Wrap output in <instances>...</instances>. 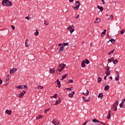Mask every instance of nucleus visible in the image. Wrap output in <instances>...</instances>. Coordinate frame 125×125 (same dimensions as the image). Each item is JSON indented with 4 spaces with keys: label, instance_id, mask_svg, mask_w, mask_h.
I'll list each match as a JSON object with an SVG mask.
<instances>
[{
    "label": "nucleus",
    "instance_id": "obj_46",
    "mask_svg": "<svg viewBox=\"0 0 125 125\" xmlns=\"http://www.w3.org/2000/svg\"><path fill=\"white\" fill-rule=\"evenodd\" d=\"M57 95H58V94H55L53 97H51L52 98V97H54V98H56V97H57Z\"/></svg>",
    "mask_w": 125,
    "mask_h": 125
},
{
    "label": "nucleus",
    "instance_id": "obj_11",
    "mask_svg": "<svg viewBox=\"0 0 125 125\" xmlns=\"http://www.w3.org/2000/svg\"><path fill=\"white\" fill-rule=\"evenodd\" d=\"M111 42V43L113 44H115L116 43V40L114 39V38H111V40H109L107 42Z\"/></svg>",
    "mask_w": 125,
    "mask_h": 125
},
{
    "label": "nucleus",
    "instance_id": "obj_37",
    "mask_svg": "<svg viewBox=\"0 0 125 125\" xmlns=\"http://www.w3.org/2000/svg\"><path fill=\"white\" fill-rule=\"evenodd\" d=\"M125 30L122 29L121 30V34L123 35V34H125Z\"/></svg>",
    "mask_w": 125,
    "mask_h": 125
},
{
    "label": "nucleus",
    "instance_id": "obj_3",
    "mask_svg": "<svg viewBox=\"0 0 125 125\" xmlns=\"http://www.w3.org/2000/svg\"><path fill=\"white\" fill-rule=\"evenodd\" d=\"M65 67H66V64L64 63L60 64L58 67L59 73H60V72H62V71H63V69H64V68H65Z\"/></svg>",
    "mask_w": 125,
    "mask_h": 125
},
{
    "label": "nucleus",
    "instance_id": "obj_31",
    "mask_svg": "<svg viewBox=\"0 0 125 125\" xmlns=\"http://www.w3.org/2000/svg\"><path fill=\"white\" fill-rule=\"evenodd\" d=\"M40 119H42V116L39 115L37 117H36L37 120H40Z\"/></svg>",
    "mask_w": 125,
    "mask_h": 125
},
{
    "label": "nucleus",
    "instance_id": "obj_47",
    "mask_svg": "<svg viewBox=\"0 0 125 125\" xmlns=\"http://www.w3.org/2000/svg\"><path fill=\"white\" fill-rule=\"evenodd\" d=\"M11 28L13 30V31H14L15 30V27H14V25H11Z\"/></svg>",
    "mask_w": 125,
    "mask_h": 125
},
{
    "label": "nucleus",
    "instance_id": "obj_40",
    "mask_svg": "<svg viewBox=\"0 0 125 125\" xmlns=\"http://www.w3.org/2000/svg\"><path fill=\"white\" fill-rule=\"evenodd\" d=\"M58 104H60V103H59V101L58 100H57L56 101V103L54 104V105H58Z\"/></svg>",
    "mask_w": 125,
    "mask_h": 125
},
{
    "label": "nucleus",
    "instance_id": "obj_57",
    "mask_svg": "<svg viewBox=\"0 0 125 125\" xmlns=\"http://www.w3.org/2000/svg\"><path fill=\"white\" fill-rule=\"evenodd\" d=\"M102 2H103V4H105V1H104V0H102Z\"/></svg>",
    "mask_w": 125,
    "mask_h": 125
},
{
    "label": "nucleus",
    "instance_id": "obj_4",
    "mask_svg": "<svg viewBox=\"0 0 125 125\" xmlns=\"http://www.w3.org/2000/svg\"><path fill=\"white\" fill-rule=\"evenodd\" d=\"M74 28H75V26L74 25H69L68 27V30H69L70 33L72 34L75 31V29H74Z\"/></svg>",
    "mask_w": 125,
    "mask_h": 125
},
{
    "label": "nucleus",
    "instance_id": "obj_56",
    "mask_svg": "<svg viewBox=\"0 0 125 125\" xmlns=\"http://www.w3.org/2000/svg\"><path fill=\"white\" fill-rule=\"evenodd\" d=\"M107 77H108V76L106 75L104 77V80H107Z\"/></svg>",
    "mask_w": 125,
    "mask_h": 125
},
{
    "label": "nucleus",
    "instance_id": "obj_10",
    "mask_svg": "<svg viewBox=\"0 0 125 125\" xmlns=\"http://www.w3.org/2000/svg\"><path fill=\"white\" fill-rule=\"evenodd\" d=\"M116 74H117V76H116V77H115V80L116 81H119V78H120V74H119V72H118V71H116Z\"/></svg>",
    "mask_w": 125,
    "mask_h": 125
},
{
    "label": "nucleus",
    "instance_id": "obj_19",
    "mask_svg": "<svg viewBox=\"0 0 125 125\" xmlns=\"http://www.w3.org/2000/svg\"><path fill=\"white\" fill-rule=\"evenodd\" d=\"M97 7L98 9H100V11L102 12L104 10V8H103V6H100L99 5L97 6Z\"/></svg>",
    "mask_w": 125,
    "mask_h": 125
},
{
    "label": "nucleus",
    "instance_id": "obj_52",
    "mask_svg": "<svg viewBox=\"0 0 125 125\" xmlns=\"http://www.w3.org/2000/svg\"><path fill=\"white\" fill-rule=\"evenodd\" d=\"M97 120L94 119V120H92V122H93V123H97Z\"/></svg>",
    "mask_w": 125,
    "mask_h": 125
},
{
    "label": "nucleus",
    "instance_id": "obj_53",
    "mask_svg": "<svg viewBox=\"0 0 125 125\" xmlns=\"http://www.w3.org/2000/svg\"><path fill=\"white\" fill-rule=\"evenodd\" d=\"M79 17H80V15H76V16H75V19H78V18H79Z\"/></svg>",
    "mask_w": 125,
    "mask_h": 125
},
{
    "label": "nucleus",
    "instance_id": "obj_44",
    "mask_svg": "<svg viewBox=\"0 0 125 125\" xmlns=\"http://www.w3.org/2000/svg\"><path fill=\"white\" fill-rule=\"evenodd\" d=\"M89 93V91H88V90H87L86 92L85 96H87V95H88Z\"/></svg>",
    "mask_w": 125,
    "mask_h": 125
},
{
    "label": "nucleus",
    "instance_id": "obj_22",
    "mask_svg": "<svg viewBox=\"0 0 125 125\" xmlns=\"http://www.w3.org/2000/svg\"><path fill=\"white\" fill-rule=\"evenodd\" d=\"M109 88H110V86H109V85H107L104 87V90L105 91H107L108 90H109Z\"/></svg>",
    "mask_w": 125,
    "mask_h": 125
},
{
    "label": "nucleus",
    "instance_id": "obj_51",
    "mask_svg": "<svg viewBox=\"0 0 125 125\" xmlns=\"http://www.w3.org/2000/svg\"><path fill=\"white\" fill-rule=\"evenodd\" d=\"M108 63H111L112 62V60L111 59H108Z\"/></svg>",
    "mask_w": 125,
    "mask_h": 125
},
{
    "label": "nucleus",
    "instance_id": "obj_35",
    "mask_svg": "<svg viewBox=\"0 0 125 125\" xmlns=\"http://www.w3.org/2000/svg\"><path fill=\"white\" fill-rule=\"evenodd\" d=\"M42 88H43V86H38L37 87L38 89H42Z\"/></svg>",
    "mask_w": 125,
    "mask_h": 125
},
{
    "label": "nucleus",
    "instance_id": "obj_12",
    "mask_svg": "<svg viewBox=\"0 0 125 125\" xmlns=\"http://www.w3.org/2000/svg\"><path fill=\"white\" fill-rule=\"evenodd\" d=\"M64 50V46L62 45L59 48V53H61Z\"/></svg>",
    "mask_w": 125,
    "mask_h": 125
},
{
    "label": "nucleus",
    "instance_id": "obj_34",
    "mask_svg": "<svg viewBox=\"0 0 125 125\" xmlns=\"http://www.w3.org/2000/svg\"><path fill=\"white\" fill-rule=\"evenodd\" d=\"M113 64H117V63H118V60H114V61H113Z\"/></svg>",
    "mask_w": 125,
    "mask_h": 125
},
{
    "label": "nucleus",
    "instance_id": "obj_30",
    "mask_svg": "<svg viewBox=\"0 0 125 125\" xmlns=\"http://www.w3.org/2000/svg\"><path fill=\"white\" fill-rule=\"evenodd\" d=\"M84 61H85V63L86 64H89V63H90V62H89V61L87 59H85Z\"/></svg>",
    "mask_w": 125,
    "mask_h": 125
},
{
    "label": "nucleus",
    "instance_id": "obj_17",
    "mask_svg": "<svg viewBox=\"0 0 125 125\" xmlns=\"http://www.w3.org/2000/svg\"><path fill=\"white\" fill-rule=\"evenodd\" d=\"M104 94L103 93H100L98 95V98H101V99H102L103 98Z\"/></svg>",
    "mask_w": 125,
    "mask_h": 125
},
{
    "label": "nucleus",
    "instance_id": "obj_24",
    "mask_svg": "<svg viewBox=\"0 0 125 125\" xmlns=\"http://www.w3.org/2000/svg\"><path fill=\"white\" fill-rule=\"evenodd\" d=\"M117 110H118L117 107L112 105V111H117Z\"/></svg>",
    "mask_w": 125,
    "mask_h": 125
},
{
    "label": "nucleus",
    "instance_id": "obj_61",
    "mask_svg": "<svg viewBox=\"0 0 125 125\" xmlns=\"http://www.w3.org/2000/svg\"><path fill=\"white\" fill-rule=\"evenodd\" d=\"M124 103H125V101H124V100H123L122 101L121 104H124Z\"/></svg>",
    "mask_w": 125,
    "mask_h": 125
},
{
    "label": "nucleus",
    "instance_id": "obj_15",
    "mask_svg": "<svg viewBox=\"0 0 125 125\" xmlns=\"http://www.w3.org/2000/svg\"><path fill=\"white\" fill-rule=\"evenodd\" d=\"M81 66L83 68H84V67H85V61L83 60L81 63Z\"/></svg>",
    "mask_w": 125,
    "mask_h": 125
},
{
    "label": "nucleus",
    "instance_id": "obj_39",
    "mask_svg": "<svg viewBox=\"0 0 125 125\" xmlns=\"http://www.w3.org/2000/svg\"><path fill=\"white\" fill-rule=\"evenodd\" d=\"M120 108H125V106H124V104L122 103L120 104Z\"/></svg>",
    "mask_w": 125,
    "mask_h": 125
},
{
    "label": "nucleus",
    "instance_id": "obj_32",
    "mask_svg": "<svg viewBox=\"0 0 125 125\" xmlns=\"http://www.w3.org/2000/svg\"><path fill=\"white\" fill-rule=\"evenodd\" d=\"M105 72L110 71V67L109 66H107L106 67H105Z\"/></svg>",
    "mask_w": 125,
    "mask_h": 125
},
{
    "label": "nucleus",
    "instance_id": "obj_7",
    "mask_svg": "<svg viewBox=\"0 0 125 125\" xmlns=\"http://www.w3.org/2000/svg\"><path fill=\"white\" fill-rule=\"evenodd\" d=\"M81 83L83 84H86L87 83V80L86 79L83 78L81 80Z\"/></svg>",
    "mask_w": 125,
    "mask_h": 125
},
{
    "label": "nucleus",
    "instance_id": "obj_27",
    "mask_svg": "<svg viewBox=\"0 0 125 125\" xmlns=\"http://www.w3.org/2000/svg\"><path fill=\"white\" fill-rule=\"evenodd\" d=\"M105 74L106 76H109V75H111V70L105 71Z\"/></svg>",
    "mask_w": 125,
    "mask_h": 125
},
{
    "label": "nucleus",
    "instance_id": "obj_64",
    "mask_svg": "<svg viewBox=\"0 0 125 125\" xmlns=\"http://www.w3.org/2000/svg\"><path fill=\"white\" fill-rule=\"evenodd\" d=\"M86 123H87V122H86L85 123H83V125H86Z\"/></svg>",
    "mask_w": 125,
    "mask_h": 125
},
{
    "label": "nucleus",
    "instance_id": "obj_9",
    "mask_svg": "<svg viewBox=\"0 0 125 125\" xmlns=\"http://www.w3.org/2000/svg\"><path fill=\"white\" fill-rule=\"evenodd\" d=\"M17 71V68H12L10 70V74H14V73H15Z\"/></svg>",
    "mask_w": 125,
    "mask_h": 125
},
{
    "label": "nucleus",
    "instance_id": "obj_1",
    "mask_svg": "<svg viewBox=\"0 0 125 125\" xmlns=\"http://www.w3.org/2000/svg\"><path fill=\"white\" fill-rule=\"evenodd\" d=\"M2 4L4 6H11L12 2L9 0H3L2 1Z\"/></svg>",
    "mask_w": 125,
    "mask_h": 125
},
{
    "label": "nucleus",
    "instance_id": "obj_63",
    "mask_svg": "<svg viewBox=\"0 0 125 125\" xmlns=\"http://www.w3.org/2000/svg\"><path fill=\"white\" fill-rule=\"evenodd\" d=\"M74 1V0H69V2H73Z\"/></svg>",
    "mask_w": 125,
    "mask_h": 125
},
{
    "label": "nucleus",
    "instance_id": "obj_54",
    "mask_svg": "<svg viewBox=\"0 0 125 125\" xmlns=\"http://www.w3.org/2000/svg\"><path fill=\"white\" fill-rule=\"evenodd\" d=\"M110 59H111V61H112V62H113V61H114V60H115L114 58H111Z\"/></svg>",
    "mask_w": 125,
    "mask_h": 125
},
{
    "label": "nucleus",
    "instance_id": "obj_29",
    "mask_svg": "<svg viewBox=\"0 0 125 125\" xmlns=\"http://www.w3.org/2000/svg\"><path fill=\"white\" fill-rule=\"evenodd\" d=\"M28 41H29V39H26V40L25 41V46H26V47H28L29 46V45H28V43H27V42H28Z\"/></svg>",
    "mask_w": 125,
    "mask_h": 125
},
{
    "label": "nucleus",
    "instance_id": "obj_14",
    "mask_svg": "<svg viewBox=\"0 0 125 125\" xmlns=\"http://www.w3.org/2000/svg\"><path fill=\"white\" fill-rule=\"evenodd\" d=\"M5 113H6V114H7V115H11L12 111H11V110H6Z\"/></svg>",
    "mask_w": 125,
    "mask_h": 125
},
{
    "label": "nucleus",
    "instance_id": "obj_18",
    "mask_svg": "<svg viewBox=\"0 0 125 125\" xmlns=\"http://www.w3.org/2000/svg\"><path fill=\"white\" fill-rule=\"evenodd\" d=\"M74 94H75V92L72 91L69 94V97H70V98H72L74 96Z\"/></svg>",
    "mask_w": 125,
    "mask_h": 125
},
{
    "label": "nucleus",
    "instance_id": "obj_33",
    "mask_svg": "<svg viewBox=\"0 0 125 125\" xmlns=\"http://www.w3.org/2000/svg\"><path fill=\"white\" fill-rule=\"evenodd\" d=\"M68 45H69V43L68 42H66V43H63L62 46H63V47H64V46H68Z\"/></svg>",
    "mask_w": 125,
    "mask_h": 125
},
{
    "label": "nucleus",
    "instance_id": "obj_2",
    "mask_svg": "<svg viewBox=\"0 0 125 125\" xmlns=\"http://www.w3.org/2000/svg\"><path fill=\"white\" fill-rule=\"evenodd\" d=\"M81 3L79 1H76L75 2V7H73L74 10H78L80 8Z\"/></svg>",
    "mask_w": 125,
    "mask_h": 125
},
{
    "label": "nucleus",
    "instance_id": "obj_8",
    "mask_svg": "<svg viewBox=\"0 0 125 125\" xmlns=\"http://www.w3.org/2000/svg\"><path fill=\"white\" fill-rule=\"evenodd\" d=\"M52 123L54 125H58L59 124V121H58V120L53 119Z\"/></svg>",
    "mask_w": 125,
    "mask_h": 125
},
{
    "label": "nucleus",
    "instance_id": "obj_58",
    "mask_svg": "<svg viewBox=\"0 0 125 125\" xmlns=\"http://www.w3.org/2000/svg\"><path fill=\"white\" fill-rule=\"evenodd\" d=\"M25 19H27V20H29L30 18H29V17H25Z\"/></svg>",
    "mask_w": 125,
    "mask_h": 125
},
{
    "label": "nucleus",
    "instance_id": "obj_50",
    "mask_svg": "<svg viewBox=\"0 0 125 125\" xmlns=\"http://www.w3.org/2000/svg\"><path fill=\"white\" fill-rule=\"evenodd\" d=\"M110 19H114V16H113V15H110Z\"/></svg>",
    "mask_w": 125,
    "mask_h": 125
},
{
    "label": "nucleus",
    "instance_id": "obj_28",
    "mask_svg": "<svg viewBox=\"0 0 125 125\" xmlns=\"http://www.w3.org/2000/svg\"><path fill=\"white\" fill-rule=\"evenodd\" d=\"M102 81V78H101V77H99V78H98V83H101Z\"/></svg>",
    "mask_w": 125,
    "mask_h": 125
},
{
    "label": "nucleus",
    "instance_id": "obj_43",
    "mask_svg": "<svg viewBox=\"0 0 125 125\" xmlns=\"http://www.w3.org/2000/svg\"><path fill=\"white\" fill-rule=\"evenodd\" d=\"M44 24L46 26H48V22H47L46 21H44Z\"/></svg>",
    "mask_w": 125,
    "mask_h": 125
},
{
    "label": "nucleus",
    "instance_id": "obj_6",
    "mask_svg": "<svg viewBox=\"0 0 125 125\" xmlns=\"http://www.w3.org/2000/svg\"><path fill=\"white\" fill-rule=\"evenodd\" d=\"M82 98H83V100L84 102H89V101H90L89 97H88V98L86 99L84 96H83Z\"/></svg>",
    "mask_w": 125,
    "mask_h": 125
},
{
    "label": "nucleus",
    "instance_id": "obj_45",
    "mask_svg": "<svg viewBox=\"0 0 125 125\" xmlns=\"http://www.w3.org/2000/svg\"><path fill=\"white\" fill-rule=\"evenodd\" d=\"M23 88H26V90H28V86L27 85H23Z\"/></svg>",
    "mask_w": 125,
    "mask_h": 125
},
{
    "label": "nucleus",
    "instance_id": "obj_21",
    "mask_svg": "<svg viewBox=\"0 0 125 125\" xmlns=\"http://www.w3.org/2000/svg\"><path fill=\"white\" fill-rule=\"evenodd\" d=\"M68 77V74L66 73L65 74L63 75L62 77V81H63L64 79H66Z\"/></svg>",
    "mask_w": 125,
    "mask_h": 125
},
{
    "label": "nucleus",
    "instance_id": "obj_49",
    "mask_svg": "<svg viewBox=\"0 0 125 125\" xmlns=\"http://www.w3.org/2000/svg\"><path fill=\"white\" fill-rule=\"evenodd\" d=\"M62 100V98L61 99V98H59V100H58V101H59V103H61Z\"/></svg>",
    "mask_w": 125,
    "mask_h": 125
},
{
    "label": "nucleus",
    "instance_id": "obj_20",
    "mask_svg": "<svg viewBox=\"0 0 125 125\" xmlns=\"http://www.w3.org/2000/svg\"><path fill=\"white\" fill-rule=\"evenodd\" d=\"M51 74H54L55 73V69L54 68H51L49 69Z\"/></svg>",
    "mask_w": 125,
    "mask_h": 125
},
{
    "label": "nucleus",
    "instance_id": "obj_60",
    "mask_svg": "<svg viewBox=\"0 0 125 125\" xmlns=\"http://www.w3.org/2000/svg\"><path fill=\"white\" fill-rule=\"evenodd\" d=\"M8 81H9V78L6 79V82H7Z\"/></svg>",
    "mask_w": 125,
    "mask_h": 125
},
{
    "label": "nucleus",
    "instance_id": "obj_62",
    "mask_svg": "<svg viewBox=\"0 0 125 125\" xmlns=\"http://www.w3.org/2000/svg\"><path fill=\"white\" fill-rule=\"evenodd\" d=\"M98 20H99V18H96V21H98Z\"/></svg>",
    "mask_w": 125,
    "mask_h": 125
},
{
    "label": "nucleus",
    "instance_id": "obj_55",
    "mask_svg": "<svg viewBox=\"0 0 125 125\" xmlns=\"http://www.w3.org/2000/svg\"><path fill=\"white\" fill-rule=\"evenodd\" d=\"M1 83H2V80L0 78V84H1Z\"/></svg>",
    "mask_w": 125,
    "mask_h": 125
},
{
    "label": "nucleus",
    "instance_id": "obj_23",
    "mask_svg": "<svg viewBox=\"0 0 125 125\" xmlns=\"http://www.w3.org/2000/svg\"><path fill=\"white\" fill-rule=\"evenodd\" d=\"M23 86L24 85H20L17 86V88H18V89H23Z\"/></svg>",
    "mask_w": 125,
    "mask_h": 125
},
{
    "label": "nucleus",
    "instance_id": "obj_59",
    "mask_svg": "<svg viewBox=\"0 0 125 125\" xmlns=\"http://www.w3.org/2000/svg\"><path fill=\"white\" fill-rule=\"evenodd\" d=\"M107 37L109 39H110V38H111V36H110V35H109V34H108L107 35Z\"/></svg>",
    "mask_w": 125,
    "mask_h": 125
},
{
    "label": "nucleus",
    "instance_id": "obj_16",
    "mask_svg": "<svg viewBox=\"0 0 125 125\" xmlns=\"http://www.w3.org/2000/svg\"><path fill=\"white\" fill-rule=\"evenodd\" d=\"M106 31H107V30L104 29L101 35V37H104L105 36V35H106Z\"/></svg>",
    "mask_w": 125,
    "mask_h": 125
},
{
    "label": "nucleus",
    "instance_id": "obj_25",
    "mask_svg": "<svg viewBox=\"0 0 125 125\" xmlns=\"http://www.w3.org/2000/svg\"><path fill=\"white\" fill-rule=\"evenodd\" d=\"M113 105L115 106V107H118V106H119V102L118 101H116Z\"/></svg>",
    "mask_w": 125,
    "mask_h": 125
},
{
    "label": "nucleus",
    "instance_id": "obj_26",
    "mask_svg": "<svg viewBox=\"0 0 125 125\" xmlns=\"http://www.w3.org/2000/svg\"><path fill=\"white\" fill-rule=\"evenodd\" d=\"M107 119H109L111 118V111H108V113L107 114Z\"/></svg>",
    "mask_w": 125,
    "mask_h": 125
},
{
    "label": "nucleus",
    "instance_id": "obj_41",
    "mask_svg": "<svg viewBox=\"0 0 125 125\" xmlns=\"http://www.w3.org/2000/svg\"><path fill=\"white\" fill-rule=\"evenodd\" d=\"M74 81L72 79H70L69 80V81L68 82H67V83H73Z\"/></svg>",
    "mask_w": 125,
    "mask_h": 125
},
{
    "label": "nucleus",
    "instance_id": "obj_5",
    "mask_svg": "<svg viewBox=\"0 0 125 125\" xmlns=\"http://www.w3.org/2000/svg\"><path fill=\"white\" fill-rule=\"evenodd\" d=\"M26 93V91L23 90L22 92L21 91V93L18 95V97L19 98H22L24 95H25V94Z\"/></svg>",
    "mask_w": 125,
    "mask_h": 125
},
{
    "label": "nucleus",
    "instance_id": "obj_42",
    "mask_svg": "<svg viewBox=\"0 0 125 125\" xmlns=\"http://www.w3.org/2000/svg\"><path fill=\"white\" fill-rule=\"evenodd\" d=\"M49 110H50V108H49V109H45L44 111V113H47Z\"/></svg>",
    "mask_w": 125,
    "mask_h": 125
},
{
    "label": "nucleus",
    "instance_id": "obj_13",
    "mask_svg": "<svg viewBox=\"0 0 125 125\" xmlns=\"http://www.w3.org/2000/svg\"><path fill=\"white\" fill-rule=\"evenodd\" d=\"M56 82H57L58 87H61V82H60L59 79H57Z\"/></svg>",
    "mask_w": 125,
    "mask_h": 125
},
{
    "label": "nucleus",
    "instance_id": "obj_38",
    "mask_svg": "<svg viewBox=\"0 0 125 125\" xmlns=\"http://www.w3.org/2000/svg\"><path fill=\"white\" fill-rule=\"evenodd\" d=\"M114 51H115V49H114L112 51H110L108 53V55H110L111 54V53H114Z\"/></svg>",
    "mask_w": 125,
    "mask_h": 125
},
{
    "label": "nucleus",
    "instance_id": "obj_36",
    "mask_svg": "<svg viewBox=\"0 0 125 125\" xmlns=\"http://www.w3.org/2000/svg\"><path fill=\"white\" fill-rule=\"evenodd\" d=\"M35 36H38L39 35V30H36V32L34 33Z\"/></svg>",
    "mask_w": 125,
    "mask_h": 125
},
{
    "label": "nucleus",
    "instance_id": "obj_48",
    "mask_svg": "<svg viewBox=\"0 0 125 125\" xmlns=\"http://www.w3.org/2000/svg\"><path fill=\"white\" fill-rule=\"evenodd\" d=\"M66 90H70L71 91H73V89H72V87L71 88H67Z\"/></svg>",
    "mask_w": 125,
    "mask_h": 125
}]
</instances>
